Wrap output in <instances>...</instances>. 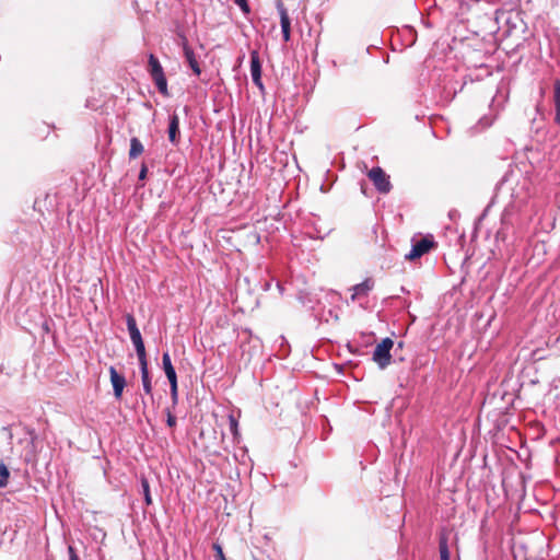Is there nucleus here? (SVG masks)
I'll use <instances>...</instances> for the list:
<instances>
[{
    "label": "nucleus",
    "instance_id": "f257e3e1",
    "mask_svg": "<svg viewBox=\"0 0 560 560\" xmlns=\"http://www.w3.org/2000/svg\"><path fill=\"white\" fill-rule=\"evenodd\" d=\"M148 63L150 75L152 77L159 92L164 96H168L167 80L159 59L153 54H150Z\"/></svg>",
    "mask_w": 560,
    "mask_h": 560
},
{
    "label": "nucleus",
    "instance_id": "f03ea898",
    "mask_svg": "<svg viewBox=\"0 0 560 560\" xmlns=\"http://www.w3.org/2000/svg\"><path fill=\"white\" fill-rule=\"evenodd\" d=\"M394 341L390 338H384L374 349L373 361L380 369L387 368L392 362L390 350Z\"/></svg>",
    "mask_w": 560,
    "mask_h": 560
},
{
    "label": "nucleus",
    "instance_id": "7ed1b4c3",
    "mask_svg": "<svg viewBox=\"0 0 560 560\" xmlns=\"http://www.w3.org/2000/svg\"><path fill=\"white\" fill-rule=\"evenodd\" d=\"M368 177L381 194H387L392 189L389 176L381 167H373L369 171Z\"/></svg>",
    "mask_w": 560,
    "mask_h": 560
},
{
    "label": "nucleus",
    "instance_id": "20e7f679",
    "mask_svg": "<svg viewBox=\"0 0 560 560\" xmlns=\"http://www.w3.org/2000/svg\"><path fill=\"white\" fill-rule=\"evenodd\" d=\"M435 246L436 243L431 235L424 236L412 245L410 253L406 255V259L416 260L424 254L429 253Z\"/></svg>",
    "mask_w": 560,
    "mask_h": 560
},
{
    "label": "nucleus",
    "instance_id": "39448f33",
    "mask_svg": "<svg viewBox=\"0 0 560 560\" xmlns=\"http://www.w3.org/2000/svg\"><path fill=\"white\" fill-rule=\"evenodd\" d=\"M250 74L255 85L262 90L264 84L261 81V62L257 50H253L250 52Z\"/></svg>",
    "mask_w": 560,
    "mask_h": 560
},
{
    "label": "nucleus",
    "instance_id": "423d86ee",
    "mask_svg": "<svg viewBox=\"0 0 560 560\" xmlns=\"http://www.w3.org/2000/svg\"><path fill=\"white\" fill-rule=\"evenodd\" d=\"M109 377L114 389V396L116 399H120L122 396L124 388L126 386V378L119 374L114 366H109Z\"/></svg>",
    "mask_w": 560,
    "mask_h": 560
},
{
    "label": "nucleus",
    "instance_id": "0eeeda50",
    "mask_svg": "<svg viewBox=\"0 0 560 560\" xmlns=\"http://www.w3.org/2000/svg\"><path fill=\"white\" fill-rule=\"evenodd\" d=\"M277 9H278V12L280 15V24H281L283 39H284V42H289L290 36H291V21H290V16L288 14V10L282 2H279L277 4Z\"/></svg>",
    "mask_w": 560,
    "mask_h": 560
},
{
    "label": "nucleus",
    "instance_id": "6e6552de",
    "mask_svg": "<svg viewBox=\"0 0 560 560\" xmlns=\"http://www.w3.org/2000/svg\"><path fill=\"white\" fill-rule=\"evenodd\" d=\"M182 46H183L185 58H186L189 67L191 68V70L194 71L195 74L199 75L201 73V69H200L199 63L195 57L194 50L188 45V40L185 36L182 37Z\"/></svg>",
    "mask_w": 560,
    "mask_h": 560
},
{
    "label": "nucleus",
    "instance_id": "1a4fd4ad",
    "mask_svg": "<svg viewBox=\"0 0 560 560\" xmlns=\"http://www.w3.org/2000/svg\"><path fill=\"white\" fill-rule=\"evenodd\" d=\"M129 335H130V339L136 348L138 359L147 358L145 347H144L140 330L138 328L132 329L131 331H129Z\"/></svg>",
    "mask_w": 560,
    "mask_h": 560
},
{
    "label": "nucleus",
    "instance_id": "9d476101",
    "mask_svg": "<svg viewBox=\"0 0 560 560\" xmlns=\"http://www.w3.org/2000/svg\"><path fill=\"white\" fill-rule=\"evenodd\" d=\"M167 133L170 142L173 144H177L179 136V117L177 114H173L172 116H170Z\"/></svg>",
    "mask_w": 560,
    "mask_h": 560
},
{
    "label": "nucleus",
    "instance_id": "9b49d317",
    "mask_svg": "<svg viewBox=\"0 0 560 560\" xmlns=\"http://www.w3.org/2000/svg\"><path fill=\"white\" fill-rule=\"evenodd\" d=\"M139 363H140L143 389H144L145 394L152 395V384H151V378L149 375L147 358L139 359Z\"/></svg>",
    "mask_w": 560,
    "mask_h": 560
},
{
    "label": "nucleus",
    "instance_id": "f8f14e48",
    "mask_svg": "<svg viewBox=\"0 0 560 560\" xmlns=\"http://www.w3.org/2000/svg\"><path fill=\"white\" fill-rule=\"evenodd\" d=\"M552 102L555 106V122L560 126V80L553 82Z\"/></svg>",
    "mask_w": 560,
    "mask_h": 560
},
{
    "label": "nucleus",
    "instance_id": "ddd939ff",
    "mask_svg": "<svg viewBox=\"0 0 560 560\" xmlns=\"http://www.w3.org/2000/svg\"><path fill=\"white\" fill-rule=\"evenodd\" d=\"M162 364H163V370L165 372V375H166L168 382L177 381L176 372L172 364L171 357H170L168 352L163 353Z\"/></svg>",
    "mask_w": 560,
    "mask_h": 560
},
{
    "label": "nucleus",
    "instance_id": "4468645a",
    "mask_svg": "<svg viewBox=\"0 0 560 560\" xmlns=\"http://www.w3.org/2000/svg\"><path fill=\"white\" fill-rule=\"evenodd\" d=\"M144 151V147L141 143V141L133 137L130 139V150H129V158L131 160L137 159L139 155H141Z\"/></svg>",
    "mask_w": 560,
    "mask_h": 560
},
{
    "label": "nucleus",
    "instance_id": "2eb2a0df",
    "mask_svg": "<svg viewBox=\"0 0 560 560\" xmlns=\"http://www.w3.org/2000/svg\"><path fill=\"white\" fill-rule=\"evenodd\" d=\"M373 287V283L371 280H365L357 285L353 287V294H352V300H354L355 298L360 296V295H366L368 292L372 289Z\"/></svg>",
    "mask_w": 560,
    "mask_h": 560
},
{
    "label": "nucleus",
    "instance_id": "dca6fc26",
    "mask_svg": "<svg viewBox=\"0 0 560 560\" xmlns=\"http://www.w3.org/2000/svg\"><path fill=\"white\" fill-rule=\"evenodd\" d=\"M440 560H450V549L447 544V537L441 536L439 541Z\"/></svg>",
    "mask_w": 560,
    "mask_h": 560
},
{
    "label": "nucleus",
    "instance_id": "f3484780",
    "mask_svg": "<svg viewBox=\"0 0 560 560\" xmlns=\"http://www.w3.org/2000/svg\"><path fill=\"white\" fill-rule=\"evenodd\" d=\"M141 487H142L145 504L151 505L152 498H151V493H150V486H149V481L144 477L141 478Z\"/></svg>",
    "mask_w": 560,
    "mask_h": 560
},
{
    "label": "nucleus",
    "instance_id": "a211bd4d",
    "mask_svg": "<svg viewBox=\"0 0 560 560\" xmlns=\"http://www.w3.org/2000/svg\"><path fill=\"white\" fill-rule=\"evenodd\" d=\"M10 472L4 463H0V488L7 486Z\"/></svg>",
    "mask_w": 560,
    "mask_h": 560
},
{
    "label": "nucleus",
    "instance_id": "6ab92c4d",
    "mask_svg": "<svg viewBox=\"0 0 560 560\" xmlns=\"http://www.w3.org/2000/svg\"><path fill=\"white\" fill-rule=\"evenodd\" d=\"M126 323H127L128 331H131L132 329H137L138 328L136 319H135V317L131 314H127L126 315Z\"/></svg>",
    "mask_w": 560,
    "mask_h": 560
},
{
    "label": "nucleus",
    "instance_id": "aec40b11",
    "mask_svg": "<svg viewBox=\"0 0 560 560\" xmlns=\"http://www.w3.org/2000/svg\"><path fill=\"white\" fill-rule=\"evenodd\" d=\"M213 549L215 550L217 560H226L223 553V549L219 544H213Z\"/></svg>",
    "mask_w": 560,
    "mask_h": 560
},
{
    "label": "nucleus",
    "instance_id": "412c9836",
    "mask_svg": "<svg viewBox=\"0 0 560 560\" xmlns=\"http://www.w3.org/2000/svg\"><path fill=\"white\" fill-rule=\"evenodd\" d=\"M234 2L241 8L244 13H249L250 9L247 0H234Z\"/></svg>",
    "mask_w": 560,
    "mask_h": 560
},
{
    "label": "nucleus",
    "instance_id": "4be33fe9",
    "mask_svg": "<svg viewBox=\"0 0 560 560\" xmlns=\"http://www.w3.org/2000/svg\"><path fill=\"white\" fill-rule=\"evenodd\" d=\"M170 385H171V396H172L173 400H176L177 399V381L170 382Z\"/></svg>",
    "mask_w": 560,
    "mask_h": 560
},
{
    "label": "nucleus",
    "instance_id": "5701e85b",
    "mask_svg": "<svg viewBox=\"0 0 560 560\" xmlns=\"http://www.w3.org/2000/svg\"><path fill=\"white\" fill-rule=\"evenodd\" d=\"M230 427H231L232 433L236 436L238 433L237 421L233 417H230Z\"/></svg>",
    "mask_w": 560,
    "mask_h": 560
},
{
    "label": "nucleus",
    "instance_id": "b1692460",
    "mask_svg": "<svg viewBox=\"0 0 560 560\" xmlns=\"http://www.w3.org/2000/svg\"><path fill=\"white\" fill-rule=\"evenodd\" d=\"M147 173H148L147 165H145V164H142L141 170H140V173H139V179H140V180L144 179V178H145V176H147Z\"/></svg>",
    "mask_w": 560,
    "mask_h": 560
},
{
    "label": "nucleus",
    "instance_id": "393cba45",
    "mask_svg": "<svg viewBox=\"0 0 560 560\" xmlns=\"http://www.w3.org/2000/svg\"><path fill=\"white\" fill-rule=\"evenodd\" d=\"M167 424L170 427H174L176 424V417L173 416L171 412L167 413Z\"/></svg>",
    "mask_w": 560,
    "mask_h": 560
},
{
    "label": "nucleus",
    "instance_id": "a878e982",
    "mask_svg": "<svg viewBox=\"0 0 560 560\" xmlns=\"http://www.w3.org/2000/svg\"><path fill=\"white\" fill-rule=\"evenodd\" d=\"M68 551H69L70 560H79V557L77 556L73 547L69 546Z\"/></svg>",
    "mask_w": 560,
    "mask_h": 560
},
{
    "label": "nucleus",
    "instance_id": "bb28decb",
    "mask_svg": "<svg viewBox=\"0 0 560 560\" xmlns=\"http://www.w3.org/2000/svg\"><path fill=\"white\" fill-rule=\"evenodd\" d=\"M3 431H5V432H7V434H8V439L11 441V440H12V438H13L12 432H11L8 428H3Z\"/></svg>",
    "mask_w": 560,
    "mask_h": 560
}]
</instances>
